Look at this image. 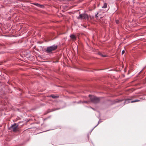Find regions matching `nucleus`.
<instances>
[{
  "instance_id": "nucleus-1",
  "label": "nucleus",
  "mask_w": 146,
  "mask_h": 146,
  "mask_svg": "<svg viewBox=\"0 0 146 146\" xmlns=\"http://www.w3.org/2000/svg\"><path fill=\"white\" fill-rule=\"evenodd\" d=\"M57 45H54L47 47L46 48V52L48 53H50L52 51L56 50L57 48Z\"/></svg>"
},
{
  "instance_id": "nucleus-2",
  "label": "nucleus",
  "mask_w": 146,
  "mask_h": 146,
  "mask_svg": "<svg viewBox=\"0 0 146 146\" xmlns=\"http://www.w3.org/2000/svg\"><path fill=\"white\" fill-rule=\"evenodd\" d=\"M89 96L90 97L91 101L94 103H99L100 101V99L99 98L90 95H89Z\"/></svg>"
},
{
  "instance_id": "nucleus-3",
  "label": "nucleus",
  "mask_w": 146,
  "mask_h": 146,
  "mask_svg": "<svg viewBox=\"0 0 146 146\" xmlns=\"http://www.w3.org/2000/svg\"><path fill=\"white\" fill-rule=\"evenodd\" d=\"M78 19H84L88 20L89 16L86 13H83L80 15L79 17H77Z\"/></svg>"
},
{
  "instance_id": "nucleus-4",
  "label": "nucleus",
  "mask_w": 146,
  "mask_h": 146,
  "mask_svg": "<svg viewBox=\"0 0 146 146\" xmlns=\"http://www.w3.org/2000/svg\"><path fill=\"white\" fill-rule=\"evenodd\" d=\"M18 125L16 123H14L10 127V129H12L14 132H16L19 130L18 128Z\"/></svg>"
},
{
  "instance_id": "nucleus-5",
  "label": "nucleus",
  "mask_w": 146,
  "mask_h": 146,
  "mask_svg": "<svg viewBox=\"0 0 146 146\" xmlns=\"http://www.w3.org/2000/svg\"><path fill=\"white\" fill-rule=\"evenodd\" d=\"M49 97H52L53 98H56L59 97L58 96H56L54 95H51L49 96H48Z\"/></svg>"
},
{
  "instance_id": "nucleus-6",
  "label": "nucleus",
  "mask_w": 146,
  "mask_h": 146,
  "mask_svg": "<svg viewBox=\"0 0 146 146\" xmlns=\"http://www.w3.org/2000/svg\"><path fill=\"white\" fill-rule=\"evenodd\" d=\"M70 37L72 38L73 40H75L76 39V37L74 35H72L70 36Z\"/></svg>"
},
{
  "instance_id": "nucleus-7",
  "label": "nucleus",
  "mask_w": 146,
  "mask_h": 146,
  "mask_svg": "<svg viewBox=\"0 0 146 146\" xmlns=\"http://www.w3.org/2000/svg\"><path fill=\"white\" fill-rule=\"evenodd\" d=\"M132 99H127L125 100V103L127 104L128 103H129L131 102H130V100H131Z\"/></svg>"
},
{
  "instance_id": "nucleus-8",
  "label": "nucleus",
  "mask_w": 146,
  "mask_h": 146,
  "mask_svg": "<svg viewBox=\"0 0 146 146\" xmlns=\"http://www.w3.org/2000/svg\"><path fill=\"white\" fill-rule=\"evenodd\" d=\"M98 54L101 56L102 57H106V55H103L102 54V53L101 52H99L98 53Z\"/></svg>"
},
{
  "instance_id": "nucleus-9",
  "label": "nucleus",
  "mask_w": 146,
  "mask_h": 146,
  "mask_svg": "<svg viewBox=\"0 0 146 146\" xmlns=\"http://www.w3.org/2000/svg\"><path fill=\"white\" fill-rule=\"evenodd\" d=\"M107 4L106 3H105L104 5L102 7V8H106L107 7Z\"/></svg>"
},
{
  "instance_id": "nucleus-10",
  "label": "nucleus",
  "mask_w": 146,
  "mask_h": 146,
  "mask_svg": "<svg viewBox=\"0 0 146 146\" xmlns=\"http://www.w3.org/2000/svg\"><path fill=\"white\" fill-rule=\"evenodd\" d=\"M140 101V100H135L132 101L131 102V103H134L135 102H137Z\"/></svg>"
},
{
  "instance_id": "nucleus-11",
  "label": "nucleus",
  "mask_w": 146,
  "mask_h": 146,
  "mask_svg": "<svg viewBox=\"0 0 146 146\" xmlns=\"http://www.w3.org/2000/svg\"><path fill=\"white\" fill-rule=\"evenodd\" d=\"M35 5H36L37 6H38L39 5V4L37 3H35L34 4Z\"/></svg>"
},
{
  "instance_id": "nucleus-12",
  "label": "nucleus",
  "mask_w": 146,
  "mask_h": 146,
  "mask_svg": "<svg viewBox=\"0 0 146 146\" xmlns=\"http://www.w3.org/2000/svg\"><path fill=\"white\" fill-rule=\"evenodd\" d=\"M115 22L117 24H118V22H119V21L117 20H116L115 21Z\"/></svg>"
},
{
  "instance_id": "nucleus-13",
  "label": "nucleus",
  "mask_w": 146,
  "mask_h": 146,
  "mask_svg": "<svg viewBox=\"0 0 146 146\" xmlns=\"http://www.w3.org/2000/svg\"><path fill=\"white\" fill-rule=\"evenodd\" d=\"M124 52H125V50H123L122 52V53H121L122 54H123L124 53Z\"/></svg>"
},
{
  "instance_id": "nucleus-14",
  "label": "nucleus",
  "mask_w": 146,
  "mask_h": 146,
  "mask_svg": "<svg viewBox=\"0 0 146 146\" xmlns=\"http://www.w3.org/2000/svg\"><path fill=\"white\" fill-rule=\"evenodd\" d=\"M83 102L86 103H87L88 102L87 101H85Z\"/></svg>"
},
{
  "instance_id": "nucleus-15",
  "label": "nucleus",
  "mask_w": 146,
  "mask_h": 146,
  "mask_svg": "<svg viewBox=\"0 0 146 146\" xmlns=\"http://www.w3.org/2000/svg\"><path fill=\"white\" fill-rule=\"evenodd\" d=\"M95 17H98V16H97V15H95Z\"/></svg>"
},
{
  "instance_id": "nucleus-16",
  "label": "nucleus",
  "mask_w": 146,
  "mask_h": 146,
  "mask_svg": "<svg viewBox=\"0 0 146 146\" xmlns=\"http://www.w3.org/2000/svg\"><path fill=\"white\" fill-rule=\"evenodd\" d=\"M134 97V96H133L131 97Z\"/></svg>"
}]
</instances>
